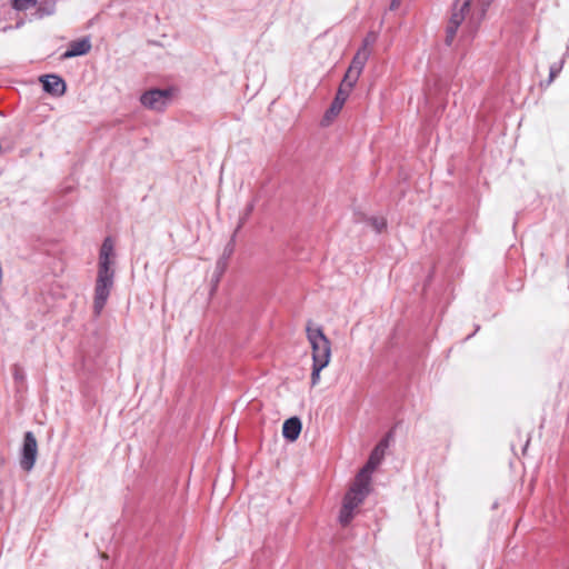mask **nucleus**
<instances>
[{"mask_svg":"<svg viewBox=\"0 0 569 569\" xmlns=\"http://www.w3.org/2000/svg\"><path fill=\"white\" fill-rule=\"evenodd\" d=\"M112 257L113 242L111 238L108 237L102 242L99 253L98 274L93 298V312L96 316H100L102 312L113 287L114 270L112 268Z\"/></svg>","mask_w":569,"mask_h":569,"instance_id":"1","label":"nucleus"},{"mask_svg":"<svg viewBox=\"0 0 569 569\" xmlns=\"http://www.w3.org/2000/svg\"><path fill=\"white\" fill-rule=\"evenodd\" d=\"M307 337L312 348L313 362L328 366L331 357V343L322 329L308 326Z\"/></svg>","mask_w":569,"mask_h":569,"instance_id":"2","label":"nucleus"},{"mask_svg":"<svg viewBox=\"0 0 569 569\" xmlns=\"http://www.w3.org/2000/svg\"><path fill=\"white\" fill-rule=\"evenodd\" d=\"M471 0H456L452 7L451 17L446 29V44L451 46L458 28L462 24L466 16L470 12Z\"/></svg>","mask_w":569,"mask_h":569,"instance_id":"3","label":"nucleus"},{"mask_svg":"<svg viewBox=\"0 0 569 569\" xmlns=\"http://www.w3.org/2000/svg\"><path fill=\"white\" fill-rule=\"evenodd\" d=\"M369 487L370 480L366 479L362 475H357L353 485L345 496L343 503L356 509L368 496L370 490Z\"/></svg>","mask_w":569,"mask_h":569,"instance_id":"4","label":"nucleus"},{"mask_svg":"<svg viewBox=\"0 0 569 569\" xmlns=\"http://www.w3.org/2000/svg\"><path fill=\"white\" fill-rule=\"evenodd\" d=\"M492 0H479L480 9L477 12H469V14L466 16V19L463 22L465 27L461 31L462 38H472L473 34L477 32L481 21L483 20L487 9L490 6Z\"/></svg>","mask_w":569,"mask_h":569,"instance_id":"5","label":"nucleus"},{"mask_svg":"<svg viewBox=\"0 0 569 569\" xmlns=\"http://www.w3.org/2000/svg\"><path fill=\"white\" fill-rule=\"evenodd\" d=\"M170 97L169 90L153 89L144 92L140 101L148 109L163 111L170 101Z\"/></svg>","mask_w":569,"mask_h":569,"instance_id":"6","label":"nucleus"},{"mask_svg":"<svg viewBox=\"0 0 569 569\" xmlns=\"http://www.w3.org/2000/svg\"><path fill=\"white\" fill-rule=\"evenodd\" d=\"M38 443L34 435L31 431L26 432L22 446V456L20 460L21 468L30 471L37 459Z\"/></svg>","mask_w":569,"mask_h":569,"instance_id":"7","label":"nucleus"},{"mask_svg":"<svg viewBox=\"0 0 569 569\" xmlns=\"http://www.w3.org/2000/svg\"><path fill=\"white\" fill-rule=\"evenodd\" d=\"M43 90L52 96L60 97L66 92L64 80L57 74H46L40 78Z\"/></svg>","mask_w":569,"mask_h":569,"instance_id":"8","label":"nucleus"},{"mask_svg":"<svg viewBox=\"0 0 569 569\" xmlns=\"http://www.w3.org/2000/svg\"><path fill=\"white\" fill-rule=\"evenodd\" d=\"M349 93L350 92H348V90H345V88L339 87L338 92L335 97V100L332 101L330 108L328 109V111L325 114V118H323L325 121L329 122L332 118H335L341 111L347 98L349 97Z\"/></svg>","mask_w":569,"mask_h":569,"instance_id":"9","label":"nucleus"},{"mask_svg":"<svg viewBox=\"0 0 569 569\" xmlns=\"http://www.w3.org/2000/svg\"><path fill=\"white\" fill-rule=\"evenodd\" d=\"M383 448L381 447H376L370 457H369V460L368 462L366 463V466L359 471L358 475H362L365 476L366 479L370 480V475L371 472L380 465V462L382 461L383 459Z\"/></svg>","mask_w":569,"mask_h":569,"instance_id":"10","label":"nucleus"},{"mask_svg":"<svg viewBox=\"0 0 569 569\" xmlns=\"http://www.w3.org/2000/svg\"><path fill=\"white\" fill-rule=\"evenodd\" d=\"M301 421L298 417H291L287 419L282 427V435L289 441H295L298 439L301 432Z\"/></svg>","mask_w":569,"mask_h":569,"instance_id":"11","label":"nucleus"},{"mask_svg":"<svg viewBox=\"0 0 569 569\" xmlns=\"http://www.w3.org/2000/svg\"><path fill=\"white\" fill-rule=\"evenodd\" d=\"M91 49V43L89 39L83 38L79 40H74L70 42L68 50L63 53V58H72L78 56H83L88 53Z\"/></svg>","mask_w":569,"mask_h":569,"instance_id":"12","label":"nucleus"},{"mask_svg":"<svg viewBox=\"0 0 569 569\" xmlns=\"http://www.w3.org/2000/svg\"><path fill=\"white\" fill-rule=\"evenodd\" d=\"M369 56H370V49L360 48L357 51L356 56L353 57L349 69L351 71L361 73L367 60L369 59Z\"/></svg>","mask_w":569,"mask_h":569,"instance_id":"13","label":"nucleus"},{"mask_svg":"<svg viewBox=\"0 0 569 569\" xmlns=\"http://www.w3.org/2000/svg\"><path fill=\"white\" fill-rule=\"evenodd\" d=\"M360 73L351 71L350 69L347 70L345 78L340 84V88H345V90H348V92L351 91L353 86L359 79Z\"/></svg>","mask_w":569,"mask_h":569,"instance_id":"14","label":"nucleus"},{"mask_svg":"<svg viewBox=\"0 0 569 569\" xmlns=\"http://www.w3.org/2000/svg\"><path fill=\"white\" fill-rule=\"evenodd\" d=\"M353 510L351 507L347 506V505H342V508L340 510V515H339V521L342 526H347L349 525V522L352 520L353 518Z\"/></svg>","mask_w":569,"mask_h":569,"instance_id":"15","label":"nucleus"},{"mask_svg":"<svg viewBox=\"0 0 569 569\" xmlns=\"http://www.w3.org/2000/svg\"><path fill=\"white\" fill-rule=\"evenodd\" d=\"M37 4V0H12V7L16 10H28Z\"/></svg>","mask_w":569,"mask_h":569,"instance_id":"16","label":"nucleus"},{"mask_svg":"<svg viewBox=\"0 0 569 569\" xmlns=\"http://www.w3.org/2000/svg\"><path fill=\"white\" fill-rule=\"evenodd\" d=\"M369 221L377 232H381L387 227V220L383 217H372Z\"/></svg>","mask_w":569,"mask_h":569,"instance_id":"17","label":"nucleus"},{"mask_svg":"<svg viewBox=\"0 0 569 569\" xmlns=\"http://www.w3.org/2000/svg\"><path fill=\"white\" fill-rule=\"evenodd\" d=\"M327 366H322L321 363H312V372H311V385L316 386L320 380V372Z\"/></svg>","mask_w":569,"mask_h":569,"instance_id":"18","label":"nucleus"},{"mask_svg":"<svg viewBox=\"0 0 569 569\" xmlns=\"http://www.w3.org/2000/svg\"><path fill=\"white\" fill-rule=\"evenodd\" d=\"M377 40V34L375 32H370L363 40V44L361 48L369 49L370 46H372Z\"/></svg>","mask_w":569,"mask_h":569,"instance_id":"19","label":"nucleus"},{"mask_svg":"<svg viewBox=\"0 0 569 569\" xmlns=\"http://www.w3.org/2000/svg\"><path fill=\"white\" fill-rule=\"evenodd\" d=\"M560 69H561V67H557V66H551L550 67L548 83H551L555 80L557 74L560 72Z\"/></svg>","mask_w":569,"mask_h":569,"instance_id":"20","label":"nucleus"},{"mask_svg":"<svg viewBox=\"0 0 569 569\" xmlns=\"http://www.w3.org/2000/svg\"><path fill=\"white\" fill-rule=\"evenodd\" d=\"M400 2H401V0H392L391 4H390V9L391 10L397 9L399 7Z\"/></svg>","mask_w":569,"mask_h":569,"instance_id":"21","label":"nucleus"},{"mask_svg":"<svg viewBox=\"0 0 569 569\" xmlns=\"http://www.w3.org/2000/svg\"><path fill=\"white\" fill-rule=\"evenodd\" d=\"M377 447H381V448H383V451H385V450H386V448L388 447V441H387V440H382V441H380V442L377 445Z\"/></svg>","mask_w":569,"mask_h":569,"instance_id":"22","label":"nucleus"},{"mask_svg":"<svg viewBox=\"0 0 569 569\" xmlns=\"http://www.w3.org/2000/svg\"><path fill=\"white\" fill-rule=\"evenodd\" d=\"M252 210V204L248 208V213Z\"/></svg>","mask_w":569,"mask_h":569,"instance_id":"23","label":"nucleus"},{"mask_svg":"<svg viewBox=\"0 0 569 569\" xmlns=\"http://www.w3.org/2000/svg\"><path fill=\"white\" fill-rule=\"evenodd\" d=\"M218 266H219V267L221 266V270H223V264H221V262H220V261L218 262Z\"/></svg>","mask_w":569,"mask_h":569,"instance_id":"24","label":"nucleus"}]
</instances>
